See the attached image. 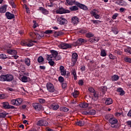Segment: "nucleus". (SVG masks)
Segmentation results:
<instances>
[{"mask_svg": "<svg viewBox=\"0 0 131 131\" xmlns=\"http://www.w3.org/2000/svg\"><path fill=\"white\" fill-rule=\"evenodd\" d=\"M88 42V40L85 39H83L81 38H79L76 42L73 43V46L74 47H77V46H82L85 45Z\"/></svg>", "mask_w": 131, "mask_h": 131, "instance_id": "obj_1", "label": "nucleus"}, {"mask_svg": "<svg viewBox=\"0 0 131 131\" xmlns=\"http://www.w3.org/2000/svg\"><path fill=\"white\" fill-rule=\"evenodd\" d=\"M23 102V99L21 98H16L15 99H12L11 101V104L14 105V106H20Z\"/></svg>", "mask_w": 131, "mask_h": 131, "instance_id": "obj_2", "label": "nucleus"}, {"mask_svg": "<svg viewBox=\"0 0 131 131\" xmlns=\"http://www.w3.org/2000/svg\"><path fill=\"white\" fill-rule=\"evenodd\" d=\"M51 55H49L47 54V60H50L51 59H50V58H55L57 57V56H58V51H56V50H51Z\"/></svg>", "mask_w": 131, "mask_h": 131, "instance_id": "obj_3", "label": "nucleus"}, {"mask_svg": "<svg viewBox=\"0 0 131 131\" xmlns=\"http://www.w3.org/2000/svg\"><path fill=\"white\" fill-rule=\"evenodd\" d=\"M60 49L62 50H67V49H71L72 48V45L67 43H62L58 45Z\"/></svg>", "mask_w": 131, "mask_h": 131, "instance_id": "obj_4", "label": "nucleus"}, {"mask_svg": "<svg viewBox=\"0 0 131 131\" xmlns=\"http://www.w3.org/2000/svg\"><path fill=\"white\" fill-rule=\"evenodd\" d=\"M90 14L92 17H94L95 19H99L100 18V15L99 14V10L96 9H94L93 11L90 12Z\"/></svg>", "mask_w": 131, "mask_h": 131, "instance_id": "obj_5", "label": "nucleus"}, {"mask_svg": "<svg viewBox=\"0 0 131 131\" xmlns=\"http://www.w3.org/2000/svg\"><path fill=\"white\" fill-rule=\"evenodd\" d=\"M78 59V54L76 53H74L72 54V66H74L76 62H77V59Z\"/></svg>", "mask_w": 131, "mask_h": 131, "instance_id": "obj_6", "label": "nucleus"}, {"mask_svg": "<svg viewBox=\"0 0 131 131\" xmlns=\"http://www.w3.org/2000/svg\"><path fill=\"white\" fill-rule=\"evenodd\" d=\"M49 124V123L43 119H41L37 122V125L39 126H47Z\"/></svg>", "mask_w": 131, "mask_h": 131, "instance_id": "obj_7", "label": "nucleus"}, {"mask_svg": "<svg viewBox=\"0 0 131 131\" xmlns=\"http://www.w3.org/2000/svg\"><path fill=\"white\" fill-rule=\"evenodd\" d=\"M56 14H66L70 13V10L68 9H65L63 8H59L56 11Z\"/></svg>", "mask_w": 131, "mask_h": 131, "instance_id": "obj_8", "label": "nucleus"}, {"mask_svg": "<svg viewBox=\"0 0 131 131\" xmlns=\"http://www.w3.org/2000/svg\"><path fill=\"white\" fill-rule=\"evenodd\" d=\"M75 5H76V6H77L78 8H80V9H81V10H83L84 11H88L89 10V8L86 6L79 2H75Z\"/></svg>", "mask_w": 131, "mask_h": 131, "instance_id": "obj_9", "label": "nucleus"}, {"mask_svg": "<svg viewBox=\"0 0 131 131\" xmlns=\"http://www.w3.org/2000/svg\"><path fill=\"white\" fill-rule=\"evenodd\" d=\"M47 89L50 93H54L55 92V87H54V85L50 82L47 84Z\"/></svg>", "mask_w": 131, "mask_h": 131, "instance_id": "obj_10", "label": "nucleus"}, {"mask_svg": "<svg viewBox=\"0 0 131 131\" xmlns=\"http://www.w3.org/2000/svg\"><path fill=\"white\" fill-rule=\"evenodd\" d=\"M57 21L60 25H65L68 22L66 19L61 17L58 18Z\"/></svg>", "mask_w": 131, "mask_h": 131, "instance_id": "obj_11", "label": "nucleus"}, {"mask_svg": "<svg viewBox=\"0 0 131 131\" xmlns=\"http://www.w3.org/2000/svg\"><path fill=\"white\" fill-rule=\"evenodd\" d=\"M35 31H37L35 32V36L36 39H40L41 37H43V34H42V33L40 31L35 30Z\"/></svg>", "mask_w": 131, "mask_h": 131, "instance_id": "obj_12", "label": "nucleus"}, {"mask_svg": "<svg viewBox=\"0 0 131 131\" xmlns=\"http://www.w3.org/2000/svg\"><path fill=\"white\" fill-rule=\"evenodd\" d=\"M10 48H11V46L9 47V48L6 49V52L7 54L9 55H17V51L15 50L11 49Z\"/></svg>", "mask_w": 131, "mask_h": 131, "instance_id": "obj_13", "label": "nucleus"}, {"mask_svg": "<svg viewBox=\"0 0 131 131\" xmlns=\"http://www.w3.org/2000/svg\"><path fill=\"white\" fill-rule=\"evenodd\" d=\"M32 106L33 108H34L35 110H36L37 111H40V110H41V107H42L41 104L37 103H33Z\"/></svg>", "mask_w": 131, "mask_h": 131, "instance_id": "obj_14", "label": "nucleus"}, {"mask_svg": "<svg viewBox=\"0 0 131 131\" xmlns=\"http://www.w3.org/2000/svg\"><path fill=\"white\" fill-rule=\"evenodd\" d=\"M5 16L8 20H11L12 19H15V15L11 12H6Z\"/></svg>", "mask_w": 131, "mask_h": 131, "instance_id": "obj_15", "label": "nucleus"}, {"mask_svg": "<svg viewBox=\"0 0 131 131\" xmlns=\"http://www.w3.org/2000/svg\"><path fill=\"white\" fill-rule=\"evenodd\" d=\"M72 23L74 25H77L79 23V18L77 16H73L72 17Z\"/></svg>", "mask_w": 131, "mask_h": 131, "instance_id": "obj_16", "label": "nucleus"}, {"mask_svg": "<svg viewBox=\"0 0 131 131\" xmlns=\"http://www.w3.org/2000/svg\"><path fill=\"white\" fill-rule=\"evenodd\" d=\"M118 122V120L115 117H111L109 119V123L112 124V125H114Z\"/></svg>", "mask_w": 131, "mask_h": 131, "instance_id": "obj_17", "label": "nucleus"}, {"mask_svg": "<svg viewBox=\"0 0 131 131\" xmlns=\"http://www.w3.org/2000/svg\"><path fill=\"white\" fill-rule=\"evenodd\" d=\"M39 11H41V13L43 14V15H49V11L46 8L43 7H39Z\"/></svg>", "mask_w": 131, "mask_h": 131, "instance_id": "obj_18", "label": "nucleus"}, {"mask_svg": "<svg viewBox=\"0 0 131 131\" xmlns=\"http://www.w3.org/2000/svg\"><path fill=\"white\" fill-rule=\"evenodd\" d=\"M100 40V38L97 37H91L89 39V41L91 42L92 43H95L96 42H98Z\"/></svg>", "mask_w": 131, "mask_h": 131, "instance_id": "obj_19", "label": "nucleus"}, {"mask_svg": "<svg viewBox=\"0 0 131 131\" xmlns=\"http://www.w3.org/2000/svg\"><path fill=\"white\" fill-rule=\"evenodd\" d=\"M59 70L60 71L61 75L62 76H64V75H66V70L64 68V66H60L59 67Z\"/></svg>", "mask_w": 131, "mask_h": 131, "instance_id": "obj_20", "label": "nucleus"}, {"mask_svg": "<svg viewBox=\"0 0 131 131\" xmlns=\"http://www.w3.org/2000/svg\"><path fill=\"white\" fill-rule=\"evenodd\" d=\"M50 109H52V110H58L59 109V105L56 103H52L50 106Z\"/></svg>", "mask_w": 131, "mask_h": 131, "instance_id": "obj_21", "label": "nucleus"}, {"mask_svg": "<svg viewBox=\"0 0 131 131\" xmlns=\"http://www.w3.org/2000/svg\"><path fill=\"white\" fill-rule=\"evenodd\" d=\"M8 7L7 5H3L2 7H0V13H6L7 12V8Z\"/></svg>", "mask_w": 131, "mask_h": 131, "instance_id": "obj_22", "label": "nucleus"}, {"mask_svg": "<svg viewBox=\"0 0 131 131\" xmlns=\"http://www.w3.org/2000/svg\"><path fill=\"white\" fill-rule=\"evenodd\" d=\"M6 81H8V82L12 81V80H13V79H14V76H13L11 74H7L6 75Z\"/></svg>", "mask_w": 131, "mask_h": 131, "instance_id": "obj_23", "label": "nucleus"}, {"mask_svg": "<svg viewBox=\"0 0 131 131\" xmlns=\"http://www.w3.org/2000/svg\"><path fill=\"white\" fill-rule=\"evenodd\" d=\"M117 92L119 93L120 96H123L125 94L124 90H123V89L121 88H118L117 90Z\"/></svg>", "mask_w": 131, "mask_h": 131, "instance_id": "obj_24", "label": "nucleus"}, {"mask_svg": "<svg viewBox=\"0 0 131 131\" xmlns=\"http://www.w3.org/2000/svg\"><path fill=\"white\" fill-rule=\"evenodd\" d=\"M113 103V100L111 98H107L105 100V105H111Z\"/></svg>", "mask_w": 131, "mask_h": 131, "instance_id": "obj_25", "label": "nucleus"}, {"mask_svg": "<svg viewBox=\"0 0 131 131\" xmlns=\"http://www.w3.org/2000/svg\"><path fill=\"white\" fill-rule=\"evenodd\" d=\"M21 79L23 82H28V81H30V78L27 77L26 76H23Z\"/></svg>", "mask_w": 131, "mask_h": 131, "instance_id": "obj_26", "label": "nucleus"}, {"mask_svg": "<svg viewBox=\"0 0 131 131\" xmlns=\"http://www.w3.org/2000/svg\"><path fill=\"white\" fill-rule=\"evenodd\" d=\"M69 9L72 12H75L76 11H78V6H72L70 7Z\"/></svg>", "mask_w": 131, "mask_h": 131, "instance_id": "obj_27", "label": "nucleus"}, {"mask_svg": "<svg viewBox=\"0 0 131 131\" xmlns=\"http://www.w3.org/2000/svg\"><path fill=\"white\" fill-rule=\"evenodd\" d=\"M119 79V76L117 75H114L112 77L111 80L112 81H117Z\"/></svg>", "mask_w": 131, "mask_h": 131, "instance_id": "obj_28", "label": "nucleus"}, {"mask_svg": "<svg viewBox=\"0 0 131 131\" xmlns=\"http://www.w3.org/2000/svg\"><path fill=\"white\" fill-rule=\"evenodd\" d=\"M60 111H62V112H68V111H69V108L67 107L61 106L60 107Z\"/></svg>", "mask_w": 131, "mask_h": 131, "instance_id": "obj_29", "label": "nucleus"}, {"mask_svg": "<svg viewBox=\"0 0 131 131\" xmlns=\"http://www.w3.org/2000/svg\"><path fill=\"white\" fill-rule=\"evenodd\" d=\"M66 2L69 6H72V5H75V0H66Z\"/></svg>", "mask_w": 131, "mask_h": 131, "instance_id": "obj_30", "label": "nucleus"}, {"mask_svg": "<svg viewBox=\"0 0 131 131\" xmlns=\"http://www.w3.org/2000/svg\"><path fill=\"white\" fill-rule=\"evenodd\" d=\"M112 31L114 34H118V33L119 32L120 30L119 29L116 27H114L112 29Z\"/></svg>", "mask_w": 131, "mask_h": 131, "instance_id": "obj_31", "label": "nucleus"}, {"mask_svg": "<svg viewBox=\"0 0 131 131\" xmlns=\"http://www.w3.org/2000/svg\"><path fill=\"white\" fill-rule=\"evenodd\" d=\"M72 74L73 75L74 80H77V75L75 70H73L72 71Z\"/></svg>", "mask_w": 131, "mask_h": 131, "instance_id": "obj_32", "label": "nucleus"}, {"mask_svg": "<svg viewBox=\"0 0 131 131\" xmlns=\"http://www.w3.org/2000/svg\"><path fill=\"white\" fill-rule=\"evenodd\" d=\"M99 90L100 91H101V92H102L103 94H105V93H106V92L107 91V86H104L101 87L100 88H99Z\"/></svg>", "mask_w": 131, "mask_h": 131, "instance_id": "obj_33", "label": "nucleus"}, {"mask_svg": "<svg viewBox=\"0 0 131 131\" xmlns=\"http://www.w3.org/2000/svg\"><path fill=\"white\" fill-rule=\"evenodd\" d=\"M100 56H101V57H106V56H107V53H106L105 50L102 49L101 50Z\"/></svg>", "mask_w": 131, "mask_h": 131, "instance_id": "obj_34", "label": "nucleus"}, {"mask_svg": "<svg viewBox=\"0 0 131 131\" xmlns=\"http://www.w3.org/2000/svg\"><path fill=\"white\" fill-rule=\"evenodd\" d=\"M43 61H45V59L43 58V57H42V56H40L38 57L37 59V61L38 62V63L41 64V63H42Z\"/></svg>", "mask_w": 131, "mask_h": 131, "instance_id": "obj_35", "label": "nucleus"}, {"mask_svg": "<svg viewBox=\"0 0 131 131\" xmlns=\"http://www.w3.org/2000/svg\"><path fill=\"white\" fill-rule=\"evenodd\" d=\"M25 63L26 65H27V66H30V65H31L30 59L25 58Z\"/></svg>", "mask_w": 131, "mask_h": 131, "instance_id": "obj_36", "label": "nucleus"}, {"mask_svg": "<svg viewBox=\"0 0 131 131\" xmlns=\"http://www.w3.org/2000/svg\"><path fill=\"white\" fill-rule=\"evenodd\" d=\"M9 106H10V104L8 103V102H3L4 108H5V109H9V108H10Z\"/></svg>", "mask_w": 131, "mask_h": 131, "instance_id": "obj_37", "label": "nucleus"}, {"mask_svg": "<svg viewBox=\"0 0 131 131\" xmlns=\"http://www.w3.org/2000/svg\"><path fill=\"white\" fill-rule=\"evenodd\" d=\"M6 75L0 76V81H7Z\"/></svg>", "mask_w": 131, "mask_h": 131, "instance_id": "obj_38", "label": "nucleus"}, {"mask_svg": "<svg viewBox=\"0 0 131 131\" xmlns=\"http://www.w3.org/2000/svg\"><path fill=\"white\" fill-rule=\"evenodd\" d=\"M97 113V111L94 110H91L89 111V115H95Z\"/></svg>", "mask_w": 131, "mask_h": 131, "instance_id": "obj_39", "label": "nucleus"}, {"mask_svg": "<svg viewBox=\"0 0 131 131\" xmlns=\"http://www.w3.org/2000/svg\"><path fill=\"white\" fill-rule=\"evenodd\" d=\"M35 32H31L30 33V36L31 37V38H33V39H35L36 38V37H35Z\"/></svg>", "mask_w": 131, "mask_h": 131, "instance_id": "obj_40", "label": "nucleus"}, {"mask_svg": "<svg viewBox=\"0 0 131 131\" xmlns=\"http://www.w3.org/2000/svg\"><path fill=\"white\" fill-rule=\"evenodd\" d=\"M78 95H79V92H78V91H75L73 93V96L74 98H77L78 97Z\"/></svg>", "mask_w": 131, "mask_h": 131, "instance_id": "obj_41", "label": "nucleus"}, {"mask_svg": "<svg viewBox=\"0 0 131 131\" xmlns=\"http://www.w3.org/2000/svg\"><path fill=\"white\" fill-rule=\"evenodd\" d=\"M7 116V113L6 112L0 113V118H5Z\"/></svg>", "mask_w": 131, "mask_h": 131, "instance_id": "obj_42", "label": "nucleus"}, {"mask_svg": "<svg viewBox=\"0 0 131 131\" xmlns=\"http://www.w3.org/2000/svg\"><path fill=\"white\" fill-rule=\"evenodd\" d=\"M49 61H48V63L49 64V65H50V66H54V65H55V61H53V59L51 58H50Z\"/></svg>", "mask_w": 131, "mask_h": 131, "instance_id": "obj_43", "label": "nucleus"}, {"mask_svg": "<svg viewBox=\"0 0 131 131\" xmlns=\"http://www.w3.org/2000/svg\"><path fill=\"white\" fill-rule=\"evenodd\" d=\"M54 2H55V0H50V3H48V6L50 8L54 7V4H53Z\"/></svg>", "mask_w": 131, "mask_h": 131, "instance_id": "obj_44", "label": "nucleus"}, {"mask_svg": "<svg viewBox=\"0 0 131 131\" xmlns=\"http://www.w3.org/2000/svg\"><path fill=\"white\" fill-rule=\"evenodd\" d=\"M33 23L34 24L33 25V28L34 29H35V28H36V27H38V24L36 22V21L35 20H33Z\"/></svg>", "mask_w": 131, "mask_h": 131, "instance_id": "obj_45", "label": "nucleus"}, {"mask_svg": "<svg viewBox=\"0 0 131 131\" xmlns=\"http://www.w3.org/2000/svg\"><path fill=\"white\" fill-rule=\"evenodd\" d=\"M93 36H94V34L91 32L87 33L86 34V37H88L89 38H91V37H93Z\"/></svg>", "mask_w": 131, "mask_h": 131, "instance_id": "obj_46", "label": "nucleus"}, {"mask_svg": "<svg viewBox=\"0 0 131 131\" xmlns=\"http://www.w3.org/2000/svg\"><path fill=\"white\" fill-rule=\"evenodd\" d=\"M10 5L12 6V8H16V5H15V3H14V0H10V1L9 2Z\"/></svg>", "mask_w": 131, "mask_h": 131, "instance_id": "obj_47", "label": "nucleus"}, {"mask_svg": "<svg viewBox=\"0 0 131 131\" xmlns=\"http://www.w3.org/2000/svg\"><path fill=\"white\" fill-rule=\"evenodd\" d=\"M80 107H82V108H88V107H89V104L84 102L80 105Z\"/></svg>", "mask_w": 131, "mask_h": 131, "instance_id": "obj_48", "label": "nucleus"}, {"mask_svg": "<svg viewBox=\"0 0 131 131\" xmlns=\"http://www.w3.org/2000/svg\"><path fill=\"white\" fill-rule=\"evenodd\" d=\"M76 124L77 125H80V126H83V125L84 124L83 122L82 121H79L78 122H76Z\"/></svg>", "mask_w": 131, "mask_h": 131, "instance_id": "obj_49", "label": "nucleus"}, {"mask_svg": "<svg viewBox=\"0 0 131 131\" xmlns=\"http://www.w3.org/2000/svg\"><path fill=\"white\" fill-rule=\"evenodd\" d=\"M91 22H93V24H99V23H101V21L99 20H91Z\"/></svg>", "mask_w": 131, "mask_h": 131, "instance_id": "obj_50", "label": "nucleus"}, {"mask_svg": "<svg viewBox=\"0 0 131 131\" xmlns=\"http://www.w3.org/2000/svg\"><path fill=\"white\" fill-rule=\"evenodd\" d=\"M124 52L131 55V48H128L127 49H124Z\"/></svg>", "mask_w": 131, "mask_h": 131, "instance_id": "obj_51", "label": "nucleus"}, {"mask_svg": "<svg viewBox=\"0 0 131 131\" xmlns=\"http://www.w3.org/2000/svg\"><path fill=\"white\" fill-rule=\"evenodd\" d=\"M0 58L1 59H4V60L7 59L8 57H7V55L5 54H0Z\"/></svg>", "mask_w": 131, "mask_h": 131, "instance_id": "obj_52", "label": "nucleus"}, {"mask_svg": "<svg viewBox=\"0 0 131 131\" xmlns=\"http://www.w3.org/2000/svg\"><path fill=\"white\" fill-rule=\"evenodd\" d=\"M61 59H62V57L60 55H57L55 58H54V60L56 61H60Z\"/></svg>", "mask_w": 131, "mask_h": 131, "instance_id": "obj_53", "label": "nucleus"}, {"mask_svg": "<svg viewBox=\"0 0 131 131\" xmlns=\"http://www.w3.org/2000/svg\"><path fill=\"white\" fill-rule=\"evenodd\" d=\"M33 46H34V44H33V43H32V42H31V41L30 40V41H29V43H27V47H33Z\"/></svg>", "mask_w": 131, "mask_h": 131, "instance_id": "obj_54", "label": "nucleus"}, {"mask_svg": "<svg viewBox=\"0 0 131 131\" xmlns=\"http://www.w3.org/2000/svg\"><path fill=\"white\" fill-rule=\"evenodd\" d=\"M58 81L62 83V82H64V77L62 76H60L58 77Z\"/></svg>", "mask_w": 131, "mask_h": 131, "instance_id": "obj_55", "label": "nucleus"}, {"mask_svg": "<svg viewBox=\"0 0 131 131\" xmlns=\"http://www.w3.org/2000/svg\"><path fill=\"white\" fill-rule=\"evenodd\" d=\"M108 57H109V58H110V59H111V60H115V59H116V57L114 56V55H113L112 54H110L109 55H108Z\"/></svg>", "mask_w": 131, "mask_h": 131, "instance_id": "obj_56", "label": "nucleus"}, {"mask_svg": "<svg viewBox=\"0 0 131 131\" xmlns=\"http://www.w3.org/2000/svg\"><path fill=\"white\" fill-rule=\"evenodd\" d=\"M38 101L39 103H40V104H45V103H46V100L43 99V98H39Z\"/></svg>", "mask_w": 131, "mask_h": 131, "instance_id": "obj_57", "label": "nucleus"}, {"mask_svg": "<svg viewBox=\"0 0 131 131\" xmlns=\"http://www.w3.org/2000/svg\"><path fill=\"white\" fill-rule=\"evenodd\" d=\"M124 60L125 61L127 62L128 63H131V58L128 57H124Z\"/></svg>", "mask_w": 131, "mask_h": 131, "instance_id": "obj_58", "label": "nucleus"}, {"mask_svg": "<svg viewBox=\"0 0 131 131\" xmlns=\"http://www.w3.org/2000/svg\"><path fill=\"white\" fill-rule=\"evenodd\" d=\"M44 33H45V34H51V33H53V30H46Z\"/></svg>", "mask_w": 131, "mask_h": 131, "instance_id": "obj_59", "label": "nucleus"}, {"mask_svg": "<svg viewBox=\"0 0 131 131\" xmlns=\"http://www.w3.org/2000/svg\"><path fill=\"white\" fill-rule=\"evenodd\" d=\"M20 44L25 47L27 46V42H26L25 40L21 41Z\"/></svg>", "mask_w": 131, "mask_h": 131, "instance_id": "obj_60", "label": "nucleus"}, {"mask_svg": "<svg viewBox=\"0 0 131 131\" xmlns=\"http://www.w3.org/2000/svg\"><path fill=\"white\" fill-rule=\"evenodd\" d=\"M86 32H88V31H86V30L82 29L79 31V33H82V34H84V33H86Z\"/></svg>", "mask_w": 131, "mask_h": 131, "instance_id": "obj_61", "label": "nucleus"}, {"mask_svg": "<svg viewBox=\"0 0 131 131\" xmlns=\"http://www.w3.org/2000/svg\"><path fill=\"white\" fill-rule=\"evenodd\" d=\"M83 115H90L89 111H84L82 112Z\"/></svg>", "mask_w": 131, "mask_h": 131, "instance_id": "obj_62", "label": "nucleus"}, {"mask_svg": "<svg viewBox=\"0 0 131 131\" xmlns=\"http://www.w3.org/2000/svg\"><path fill=\"white\" fill-rule=\"evenodd\" d=\"M78 84L79 85H83V80L82 79L79 80Z\"/></svg>", "mask_w": 131, "mask_h": 131, "instance_id": "obj_63", "label": "nucleus"}, {"mask_svg": "<svg viewBox=\"0 0 131 131\" xmlns=\"http://www.w3.org/2000/svg\"><path fill=\"white\" fill-rule=\"evenodd\" d=\"M118 16V13H115L113 15L112 19H113L114 20H115V19H116V18H117Z\"/></svg>", "mask_w": 131, "mask_h": 131, "instance_id": "obj_64", "label": "nucleus"}]
</instances>
